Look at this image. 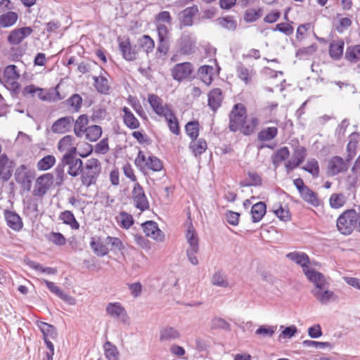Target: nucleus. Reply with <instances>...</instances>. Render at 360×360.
Here are the masks:
<instances>
[{
  "mask_svg": "<svg viewBox=\"0 0 360 360\" xmlns=\"http://www.w3.org/2000/svg\"><path fill=\"white\" fill-rule=\"evenodd\" d=\"M359 214L354 209L347 210L340 215L336 221L340 233L350 235L355 229H359Z\"/></svg>",
  "mask_w": 360,
  "mask_h": 360,
  "instance_id": "1",
  "label": "nucleus"
},
{
  "mask_svg": "<svg viewBox=\"0 0 360 360\" xmlns=\"http://www.w3.org/2000/svg\"><path fill=\"white\" fill-rule=\"evenodd\" d=\"M101 172V165L100 161L96 158H89L82 165L80 172L82 184L87 188L95 184Z\"/></svg>",
  "mask_w": 360,
  "mask_h": 360,
  "instance_id": "2",
  "label": "nucleus"
},
{
  "mask_svg": "<svg viewBox=\"0 0 360 360\" xmlns=\"http://www.w3.org/2000/svg\"><path fill=\"white\" fill-rule=\"evenodd\" d=\"M20 73L17 70V66L10 65L6 67L4 71V75L0 78V82L4 86L15 94L20 92V84L18 79Z\"/></svg>",
  "mask_w": 360,
  "mask_h": 360,
  "instance_id": "3",
  "label": "nucleus"
},
{
  "mask_svg": "<svg viewBox=\"0 0 360 360\" xmlns=\"http://www.w3.org/2000/svg\"><path fill=\"white\" fill-rule=\"evenodd\" d=\"M134 163L141 171L149 169L153 172H160L163 169L162 162L159 158L153 155L146 156L141 150L139 151Z\"/></svg>",
  "mask_w": 360,
  "mask_h": 360,
  "instance_id": "4",
  "label": "nucleus"
},
{
  "mask_svg": "<svg viewBox=\"0 0 360 360\" xmlns=\"http://www.w3.org/2000/svg\"><path fill=\"white\" fill-rule=\"evenodd\" d=\"M15 181L20 185L23 191L29 192L32 188V182L34 178V172L30 170L26 165H21L15 170Z\"/></svg>",
  "mask_w": 360,
  "mask_h": 360,
  "instance_id": "5",
  "label": "nucleus"
},
{
  "mask_svg": "<svg viewBox=\"0 0 360 360\" xmlns=\"http://www.w3.org/2000/svg\"><path fill=\"white\" fill-rule=\"evenodd\" d=\"M246 119V110L240 104H236L229 114V129L231 131L241 129L243 122Z\"/></svg>",
  "mask_w": 360,
  "mask_h": 360,
  "instance_id": "6",
  "label": "nucleus"
},
{
  "mask_svg": "<svg viewBox=\"0 0 360 360\" xmlns=\"http://www.w3.org/2000/svg\"><path fill=\"white\" fill-rule=\"evenodd\" d=\"M196 39L193 34L184 32L177 41V52L181 55H191L195 51Z\"/></svg>",
  "mask_w": 360,
  "mask_h": 360,
  "instance_id": "7",
  "label": "nucleus"
},
{
  "mask_svg": "<svg viewBox=\"0 0 360 360\" xmlns=\"http://www.w3.org/2000/svg\"><path fill=\"white\" fill-rule=\"evenodd\" d=\"M60 165L62 167L68 166V174L75 177L80 174L83 162L81 159L76 158V154H63Z\"/></svg>",
  "mask_w": 360,
  "mask_h": 360,
  "instance_id": "8",
  "label": "nucleus"
},
{
  "mask_svg": "<svg viewBox=\"0 0 360 360\" xmlns=\"http://www.w3.org/2000/svg\"><path fill=\"white\" fill-rule=\"evenodd\" d=\"M148 101L153 110L160 117H167L171 115L172 110L169 105L165 103L163 100L158 95L149 94Z\"/></svg>",
  "mask_w": 360,
  "mask_h": 360,
  "instance_id": "9",
  "label": "nucleus"
},
{
  "mask_svg": "<svg viewBox=\"0 0 360 360\" xmlns=\"http://www.w3.org/2000/svg\"><path fill=\"white\" fill-rule=\"evenodd\" d=\"M53 175L51 173H46L39 176L34 184L32 193L34 196L42 197L53 184Z\"/></svg>",
  "mask_w": 360,
  "mask_h": 360,
  "instance_id": "10",
  "label": "nucleus"
},
{
  "mask_svg": "<svg viewBox=\"0 0 360 360\" xmlns=\"http://www.w3.org/2000/svg\"><path fill=\"white\" fill-rule=\"evenodd\" d=\"M105 313L110 318L117 319L123 323H127L129 320L125 308L119 302H109L105 307Z\"/></svg>",
  "mask_w": 360,
  "mask_h": 360,
  "instance_id": "11",
  "label": "nucleus"
},
{
  "mask_svg": "<svg viewBox=\"0 0 360 360\" xmlns=\"http://www.w3.org/2000/svg\"><path fill=\"white\" fill-rule=\"evenodd\" d=\"M132 198L135 207L141 211H145L149 208V202L143 188L139 183H136L134 186Z\"/></svg>",
  "mask_w": 360,
  "mask_h": 360,
  "instance_id": "12",
  "label": "nucleus"
},
{
  "mask_svg": "<svg viewBox=\"0 0 360 360\" xmlns=\"http://www.w3.org/2000/svg\"><path fill=\"white\" fill-rule=\"evenodd\" d=\"M193 65L189 62L178 63L172 70L174 79L181 82L188 77L193 72Z\"/></svg>",
  "mask_w": 360,
  "mask_h": 360,
  "instance_id": "13",
  "label": "nucleus"
},
{
  "mask_svg": "<svg viewBox=\"0 0 360 360\" xmlns=\"http://www.w3.org/2000/svg\"><path fill=\"white\" fill-rule=\"evenodd\" d=\"M212 63L217 66V72L215 71L213 65H202L198 68V75L203 83L207 86L212 84L213 80V76L215 73L218 74L219 71V67L217 66V60L214 59Z\"/></svg>",
  "mask_w": 360,
  "mask_h": 360,
  "instance_id": "14",
  "label": "nucleus"
},
{
  "mask_svg": "<svg viewBox=\"0 0 360 360\" xmlns=\"http://www.w3.org/2000/svg\"><path fill=\"white\" fill-rule=\"evenodd\" d=\"M33 30L30 27H23L12 30L8 36V41L13 45H18L30 36Z\"/></svg>",
  "mask_w": 360,
  "mask_h": 360,
  "instance_id": "15",
  "label": "nucleus"
},
{
  "mask_svg": "<svg viewBox=\"0 0 360 360\" xmlns=\"http://www.w3.org/2000/svg\"><path fill=\"white\" fill-rule=\"evenodd\" d=\"M306 149L304 147L297 148L295 150L292 157L285 164L287 172H290L292 170L298 167L301 163H302L306 158Z\"/></svg>",
  "mask_w": 360,
  "mask_h": 360,
  "instance_id": "16",
  "label": "nucleus"
},
{
  "mask_svg": "<svg viewBox=\"0 0 360 360\" xmlns=\"http://www.w3.org/2000/svg\"><path fill=\"white\" fill-rule=\"evenodd\" d=\"M181 333L176 328L165 326L160 328L159 340L161 342H169L181 338Z\"/></svg>",
  "mask_w": 360,
  "mask_h": 360,
  "instance_id": "17",
  "label": "nucleus"
},
{
  "mask_svg": "<svg viewBox=\"0 0 360 360\" xmlns=\"http://www.w3.org/2000/svg\"><path fill=\"white\" fill-rule=\"evenodd\" d=\"M142 227L147 236L160 242H162L164 240L165 235L158 228L155 222L153 221H148L142 224Z\"/></svg>",
  "mask_w": 360,
  "mask_h": 360,
  "instance_id": "18",
  "label": "nucleus"
},
{
  "mask_svg": "<svg viewBox=\"0 0 360 360\" xmlns=\"http://www.w3.org/2000/svg\"><path fill=\"white\" fill-rule=\"evenodd\" d=\"M119 48L123 58L129 61L136 60L138 53L136 46H132L129 39L119 41Z\"/></svg>",
  "mask_w": 360,
  "mask_h": 360,
  "instance_id": "19",
  "label": "nucleus"
},
{
  "mask_svg": "<svg viewBox=\"0 0 360 360\" xmlns=\"http://www.w3.org/2000/svg\"><path fill=\"white\" fill-rule=\"evenodd\" d=\"M313 295L322 304H326L330 301L337 300V295L331 290L324 289V287L314 288L311 291Z\"/></svg>",
  "mask_w": 360,
  "mask_h": 360,
  "instance_id": "20",
  "label": "nucleus"
},
{
  "mask_svg": "<svg viewBox=\"0 0 360 360\" xmlns=\"http://www.w3.org/2000/svg\"><path fill=\"white\" fill-rule=\"evenodd\" d=\"M328 172L331 175L346 172L348 169L347 163L340 157L334 156L328 162Z\"/></svg>",
  "mask_w": 360,
  "mask_h": 360,
  "instance_id": "21",
  "label": "nucleus"
},
{
  "mask_svg": "<svg viewBox=\"0 0 360 360\" xmlns=\"http://www.w3.org/2000/svg\"><path fill=\"white\" fill-rule=\"evenodd\" d=\"M58 149L63 154H76L77 148L74 143V138L68 135L62 138L58 143Z\"/></svg>",
  "mask_w": 360,
  "mask_h": 360,
  "instance_id": "22",
  "label": "nucleus"
},
{
  "mask_svg": "<svg viewBox=\"0 0 360 360\" xmlns=\"http://www.w3.org/2000/svg\"><path fill=\"white\" fill-rule=\"evenodd\" d=\"M4 217L9 228L16 231H19L22 229L23 223L20 217L17 213L9 210H5Z\"/></svg>",
  "mask_w": 360,
  "mask_h": 360,
  "instance_id": "23",
  "label": "nucleus"
},
{
  "mask_svg": "<svg viewBox=\"0 0 360 360\" xmlns=\"http://www.w3.org/2000/svg\"><path fill=\"white\" fill-rule=\"evenodd\" d=\"M13 162L9 160L7 155H0V179L7 181L12 176Z\"/></svg>",
  "mask_w": 360,
  "mask_h": 360,
  "instance_id": "24",
  "label": "nucleus"
},
{
  "mask_svg": "<svg viewBox=\"0 0 360 360\" xmlns=\"http://www.w3.org/2000/svg\"><path fill=\"white\" fill-rule=\"evenodd\" d=\"M307 278L315 285V288L325 287L327 284L325 276L314 269H307L304 271Z\"/></svg>",
  "mask_w": 360,
  "mask_h": 360,
  "instance_id": "25",
  "label": "nucleus"
},
{
  "mask_svg": "<svg viewBox=\"0 0 360 360\" xmlns=\"http://www.w3.org/2000/svg\"><path fill=\"white\" fill-rule=\"evenodd\" d=\"M71 117H64L56 120L52 125L51 129L54 133L64 134L71 128V123L73 122Z\"/></svg>",
  "mask_w": 360,
  "mask_h": 360,
  "instance_id": "26",
  "label": "nucleus"
},
{
  "mask_svg": "<svg viewBox=\"0 0 360 360\" xmlns=\"http://www.w3.org/2000/svg\"><path fill=\"white\" fill-rule=\"evenodd\" d=\"M286 257L302 266L303 271L309 268V258L308 255L302 252H292L286 255Z\"/></svg>",
  "mask_w": 360,
  "mask_h": 360,
  "instance_id": "27",
  "label": "nucleus"
},
{
  "mask_svg": "<svg viewBox=\"0 0 360 360\" xmlns=\"http://www.w3.org/2000/svg\"><path fill=\"white\" fill-rule=\"evenodd\" d=\"M345 48V43L342 39L333 40L329 46V55L333 60H340L342 55Z\"/></svg>",
  "mask_w": 360,
  "mask_h": 360,
  "instance_id": "28",
  "label": "nucleus"
},
{
  "mask_svg": "<svg viewBox=\"0 0 360 360\" xmlns=\"http://www.w3.org/2000/svg\"><path fill=\"white\" fill-rule=\"evenodd\" d=\"M223 97L221 90L216 88L208 94V105L213 110L216 111L221 104Z\"/></svg>",
  "mask_w": 360,
  "mask_h": 360,
  "instance_id": "29",
  "label": "nucleus"
},
{
  "mask_svg": "<svg viewBox=\"0 0 360 360\" xmlns=\"http://www.w3.org/2000/svg\"><path fill=\"white\" fill-rule=\"evenodd\" d=\"M122 112L124 113L122 116L123 122L128 128L130 129H136L140 127L139 121L129 108L123 107Z\"/></svg>",
  "mask_w": 360,
  "mask_h": 360,
  "instance_id": "30",
  "label": "nucleus"
},
{
  "mask_svg": "<svg viewBox=\"0 0 360 360\" xmlns=\"http://www.w3.org/2000/svg\"><path fill=\"white\" fill-rule=\"evenodd\" d=\"M42 281L46 284L48 289L61 300L70 304L74 303V298L68 294L64 293L63 291L59 287L56 286L53 282L49 281L45 279H43Z\"/></svg>",
  "mask_w": 360,
  "mask_h": 360,
  "instance_id": "31",
  "label": "nucleus"
},
{
  "mask_svg": "<svg viewBox=\"0 0 360 360\" xmlns=\"http://www.w3.org/2000/svg\"><path fill=\"white\" fill-rule=\"evenodd\" d=\"M37 326L43 334L44 342L50 341L49 338L55 339L57 338V332L53 326L43 321H39L37 322Z\"/></svg>",
  "mask_w": 360,
  "mask_h": 360,
  "instance_id": "32",
  "label": "nucleus"
},
{
  "mask_svg": "<svg viewBox=\"0 0 360 360\" xmlns=\"http://www.w3.org/2000/svg\"><path fill=\"white\" fill-rule=\"evenodd\" d=\"M96 89L101 94H108L110 90V84L106 77L101 72L99 76H93Z\"/></svg>",
  "mask_w": 360,
  "mask_h": 360,
  "instance_id": "33",
  "label": "nucleus"
},
{
  "mask_svg": "<svg viewBox=\"0 0 360 360\" xmlns=\"http://www.w3.org/2000/svg\"><path fill=\"white\" fill-rule=\"evenodd\" d=\"M90 246L94 252L99 257H103L108 254L109 249L107 244L104 242L100 241L99 238L94 237L91 238L90 241Z\"/></svg>",
  "mask_w": 360,
  "mask_h": 360,
  "instance_id": "34",
  "label": "nucleus"
},
{
  "mask_svg": "<svg viewBox=\"0 0 360 360\" xmlns=\"http://www.w3.org/2000/svg\"><path fill=\"white\" fill-rule=\"evenodd\" d=\"M37 94L39 99L44 101H58L63 98L56 89L49 91L38 87Z\"/></svg>",
  "mask_w": 360,
  "mask_h": 360,
  "instance_id": "35",
  "label": "nucleus"
},
{
  "mask_svg": "<svg viewBox=\"0 0 360 360\" xmlns=\"http://www.w3.org/2000/svg\"><path fill=\"white\" fill-rule=\"evenodd\" d=\"M18 19V15L17 13L11 11L4 12L0 15V26L4 28L13 26Z\"/></svg>",
  "mask_w": 360,
  "mask_h": 360,
  "instance_id": "36",
  "label": "nucleus"
},
{
  "mask_svg": "<svg viewBox=\"0 0 360 360\" xmlns=\"http://www.w3.org/2000/svg\"><path fill=\"white\" fill-rule=\"evenodd\" d=\"M266 205L263 202H259L252 206L251 214L252 220L254 223L259 222L262 220L266 213Z\"/></svg>",
  "mask_w": 360,
  "mask_h": 360,
  "instance_id": "37",
  "label": "nucleus"
},
{
  "mask_svg": "<svg viewBox=\"0 0 360 360\" xmlns=\"http://www.w3.org/2000/svg\"><path fill=\"white\" fill-rule=\"evenodd\" d=\"M259 120L256 117H250L248 120L245 119L243 124L240 131L244 135H250L255 131L256 127L259 125Z\"/></svg>",
  "mask_w": 360,
  "mask_h": 360,
  "instance_id": "38",
  "label": "nucleus"
},
{
  "mask_svg": "<svg viewBox=\"0 0 360 360\" xmlns=\"http://www.w3.org/2000/svg\"><path fill=\"white\" fill-rule=\"evenodd\" d=\"M186 238L188 243V247L186 250H199L198 237L192 226H188Z\"/></svg>",
  "mask_w": 360,
  "mask_h": 360,
  "instance_id": "39",
  "label": "nucleus"
},
{
  "mask_svg": "<svg viewBox=\"0 0 360 360\" xmlns=\"http://www.w3.org/2000/svg\"><path fill=\"white\" fill-rule=\"evenodd\" d=\"M104 354L107 360H119L120 352L117 347L112 342L107 341L103 345Z\"/></svg>",
  "mask_w": 360,
  "mask_h": 360,
  "instance_id": "40",
  "label": "nucleus"
},
{
  "mask_svg": "<svg viewBox=\"0 0 360 360\" xmlns=\"http://www.w3.org/2000/svg\"><path fill=\"white\" fill-rule=\"evenodd\" d=\"M290 155L289 149L286 146L281 147L272 156V163L275 168H277L280 164L286 160Z\"/></svg>",
  "mask_w": 360,
  "mask_h": 360,
  "instance_id": "41",
  "label": "nucleus"
},
{
  "mask_svg": "<svg viewBox=\"0 0 360 360\" xmlns=\"http://www.w3.org/2000/svg\"><path fill=\"white\" fill-rule=\"evenodd\" d=\"M198 12L197 7H188L181 13V23L184 26H190L193 24V18Z\"/></svg>",
  "mask_w": 360,
  "mask_h": 360,
  "instance_id": "42",
  "label": "nucleus"
},
{
  "mask_svg": "<svg viewBox=\"0 0 360 360\" xmlns=\"http://www.w3.org/2000/svg\"><path fill=\"white\" fill-rule=\"evenodd\" d=\"M59 219L65 224L70 226L71 229L77 230L79 228V224L76 220L72 212L66 210L59 216Z\"/></svg>",
  "mask_w": 360,
  "mask_h": 360,
  "instance_id": "43",
  "label": "nucleus"
},
{
  "mask_svg": "<svg viewBox=\"0 0 360 360\" xmlns=\"http://www.w3.org/2000/svg\"><path fill=\"white\" fill-rule=\"evenodd\" d=\"M278 134V129L276 127H266L261 130L257 135L260 141H269L274 139Z\"/></svg>",
  "mask_w": 360,
  "mask_h": 360,
  "instance_id": "44",
  "label": "nucleus"
},
{
  "mask_svg": "<svg viewBox=\"0 0 360 360\" xmlns=\"http://www.w3.org/2000/svg\"><path fill=\"white\" fill-rule=\"evenodd\" d=\"M88 124V117L86 115H80L75 123L74 131L77 137H82Z\"/></svg>",
  "mask_w": 360,
  "mask_h": 360,
  "instance_id": "45",
  "label": "nucleus"
},
{
  "mask_svg": "<svg viewBox=\"0 0 360 360\" xmlns=\"http://www.w3.org/2000/svg\"><path fill=\"white\" fill-rule=\"evenodd\" d=\"M85 136L91 142L96 141L102 134V128L98 125H91L85 129Z\"/></svg>",
  "mask_w": 360,
  "mask_h": 360,
  "instance_id": "46",
  "label": "nucleus"
},
{
  "mask_svg": "<svg viewBox=\"0 0 360 360\" xmlns=\"http://www.w3.org/2000/svg\"><path fill=\"white\" fill-rule=\"evenodd\" d=\"M56 162V160L53 155H48L37 162V168L39 171H46L53 167Z\"/></svg>",
  "mask_w": 360,
  "mask_h": 360,
  "instance_id": "47",
  "label": "nucleus"
},
{
  "mask_svg": "<svg viewBox=\"0 0 360 360\" xmlns=\"http://www.w3.org/2000/svg\"><path fill=\"white\" fill-rule=\"evenodd\" d=\"M276 329V326L262 325L255 330V335L262 338H270L273 337Z\"/></svg>",
  "mask_w": 360,
  "mask_h": 360,
  "instance_id": "48",
  "label": "nucleus"
},
{
  "mask_svg": "<svg viewBox=\"0 0 360 360\" xmlns=\"http://www.w3.org/2000/svg\"><path fill=\"white\" fill-rule=\"evenodd\" d=\"M345 58L352 63H356L360 60V44L347 47Z\"/></svg>",
  "mask_w": 360,
  "mask_h": 360,
  "instance_id": "49",
  "label": "nucleus"
},
{
  "mask_svg": "<svg viewBox=\"0 0 360 360\" xmlns=\"http://www.w3.org/2000/svg\"><path fill=\"white\" fill-rule=\"evenodd\" d=\"M66 103L72 112H77L82 107V98L80 95L75 94L66 100Z\"/></svg>",
  "mask_w": 360,
  "mask_h": 360,
  "instance_id": "50",
  "label": "nucleus"
},
{
  "mask_svg": "<svg viewBox=\"0 0 360 360\" xmlns=\"http://www.w3.org/2000/svg\"><path fill=\"white\" fill-rule=\"evenodd\" d=\"M190 148L195 156L201 155L207 149V143L204 139H194L190 143Z\"/></svg>",
  "mask_w": 360,
  "mask_h": 360,
  "instance_id": "51",
  "label": "nucleus"
},
{
  "mask_svg": "<svg viewBox=\"0 0 360 360\" xmlns=\"http://www.w3.org/2000/svg\"><path fill=\"white\" fill-rule=\"evenodd\" d=\"M301 197L302 199L307 202L308 203L314 205L318 206L319 204V198H317V195L312 190H311L309 187H307L301 193Z\"/></svg>",
  "mask_w": 360,
  "mask_h": 360,
  "instance_id": "52",
  "label": "nucleus"
},
{
  "mask_svg": "<svg viewBox=\"0 0 360 360\" xmlns=\"http://www.w3.org/2000/svg\"><path fill=\"white\" fill-rule=\"evenodd\" d=\"M262 15V10L259 8H250L245 11L244 13V20L247 22H252L258 20Z\"/></svg>",
  "mask_w": 360,
  "mask_h": 360,
  "instance_id": "53",
  "label": "nucleus"
},
{
  "mask_svg": "<svg viewBox=\"0 0 360 360\" xmlns=\"http://www.w3.org/2000/svg\"><path fill=\"white\" fill-rule=\"evenodd\" d=\"M237 76L245 84H248L251 81V72L245 67L241 63H238L236 66Z\"/></svg>",
  "mask_w": 360,
  "mask_h": 360,
  "instance_id": "54",
  "label": "nucleus"
},
{
  "mask_svg": "<svg viewBox=\"0 0 360 360\" xmlns=\"http://www.w3.org/2000/svg\"><path fill=\"white\" fill-rule=\"evenodd\" d=\"M117 221L122 228L129 229L134 224V219L130 214L121 212L117 217Z\"/></svg>",
  "mask_w": 360,
  "mask_h": 360,
  "instance_id": "55",
  "label": "nucleus"
},
{
  "mask_svg": "<svg viewBox=\"0 0 360 360\" xmlns=\"http://www.w3.org/2000/svg\"><path fill=\"white\" fill-rule=\"evenodd\" d=\"M140 46L146 52L151 53L155 48V41L148 35H143L139 39Z\"/></svg>",
  "mask_w": 360,
  "mask_h": 360,
  "instance_id": "56",
  "label": "nucleus"
},
{
  "mask_svg": "<svg viewBox=\"0 0 360 360\" xmlns=\"http://www.w3.org/2000/svg\"><path fill=\"white\" fill-rule=\"evenodd\" d=\"M164 118L167 122V125L170 131L175 135H179L180 133L179 124L178 120L173 111L171 112V115L169 116Z\"/></svg>",
  "mask_w": 360,
  "mask_h": 360,
  "instance_id": "57",
  "label": "nucleus"
},
{
  "mask_svg": "<svg viewBox=\"0 0 360 360\" xmlns=\"http://www.w3.org/2000/svg\"><path fill=\"white\" fill-rule=\"evenodd\" d=\"M186 134L192 139H196L199 134V123L197 121L189 122L186 124Z\"/></svg>",
  "mask_w": 360,
  "mask_h": 360,
  "instance_id": "58",
  "label": "nucleus"
},
{
  "mask_svg": "<svg viewBox=\"0 0 360 360\" xmlns=\"http://www.w3.org/2000/svg\"><path fill=\"white\" fill-rule=\"evenodd\" d=\"M330 205L335 209H339L344 206L346 202L345 196L341 193H333L330 195Z\"/></svg>",
  "mask_w": 360,
  "mask_h": 360,
  "instance_id": "59",
  "label": "nucleus"
},
{
  "mask_svg": "<svg viewBox=\"0 0 360 360\" xmlns=\"http://www.w3.org/2000/svg\"><path fill=\"white\" fill-rule=\"evenodd\" d=\"M218 23L222 27L226 28L229 30H235L237 27V22L231 16H226L220 18L217 20Z\"/></svg>",
  "mask_w": 360,
  "mask_h": 360,
  "instance_id": "60",
  "label": "nucleus"
},
{
  "mask_svg": "<svg viewBox=\"0 0 360 360\" xmlns=\"http://www.w3.org/2000/svg\"><path fill=\"white\" fill-rule=\"evenodd\" d=\"M302 169L310 173L314 177H317L319 174V163L314 159L308 161L307 163L302 167Z\"/></svg>",
  "mask_w": 360,
  "mask_h": 360,
  "instance_id": "61",
  "label": "nucleus"
},
{
  "mask_svg": "<svg viewBox=\"0 0 360 360\" xmlns=\"http://www.w3.org/2000/svg\"><path fill=\"white\" fill-rule=\"evenodd\" d=\"M211 282L215 286L223 288L229 286V283L226 279L224 274L219 271L213 274Z\"/></svg>",
  "mask_w": 360,
  "mask_h": 360,
  "instance_id": "62",
  "label": "nucleus"
},
{
  "mask_svg": "<svg viewBox=\"0 0 360 360\" xmlns=\"http://www.w3.org/2000/svg\"><path fill=\"white\" fill-rule=\"evenodd\" d=\"M244 186H260L262 185V178L259 174L255 172H248V178L245 180Z\"/></svg>",
  "mask_w": 360,
  "mask_h": 360,
  "instance_id": "63",
  "label": "nucleus"
},
{
  "mask_svg": "<svg viewBox=\"0 0 360 360\" xmlns=\"http://www.w3.org/2000/svg\"><path fill=\"white\" fill-rule=\"evenodd\" d=\"M46 238L53 244L59 246L64 245L66 243V239L63 235L58 232L49 233L46 235Z\"/></svg>",
  "mask_w": 360,
  "mask_h": 360,
  "instance_id": "64",
  "label": "nucleus"
}]
</instances>
